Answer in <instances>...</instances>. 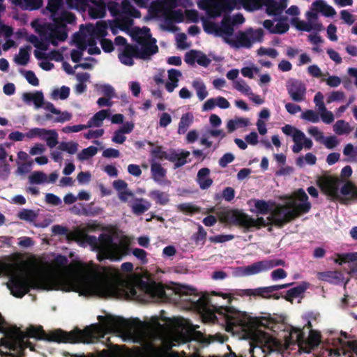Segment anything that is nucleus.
Returning a JSON list of instances; mask_svg holds the SVG:
<instances>
[{"mask_svg": "<svg viewBox=\"0 0 357 357\" xmlns=\"http://www.w3.org/2000/svg\"><path fill=\"white\" fill-rule=\"evenodd\" d=\"M15 266L13 264H0V277L9 275L6 287L16 298H22L31 289L73 291L85 295L96 294L102 298L116 297L119 293V288L107 281L89 280L83 276L65 278L47 273L29 275L24 271L12 273L11 269Z\"/></svg>", "mask_w": 357, "mask_h": 357, "instance_id": "nucleus-1", "label": "nucleus"}, {"mask_svg": "<svg viewBox=\"0 0 357 357\" xmlns=\"http://www.w3.org/2000/svg\"><path fill=\"white\" fill-rule=\"evenodd\" d=\"M0 333L7 335V340L2 337L0 339V343L1 344H6V347L10 350L17 351L20 354H23L26 348H29L31 351H34V346L31 342L26 340L27 337L58 343L83 342L89 344L98 340V335L97 326L96 325L87 326L83 330L75 328L70 332L57 329L49 333H47L41 326H31L26 329V332L16 328L15 331L7 333L6 321L1 313Z\"/></svg>", "mask_w": 357, "mask_h": 357, "instance_id": "nucleus-2", "label": "nucleus"}, {"mask_svg": "<svg viewBox=\"0 0 357 357\" xmlns=\"http://www.w3.org/2000/svg\"><path fill=\"white\" fill-rule=\"evenodd\" d=\"M212 296L211 291H202V323L218 324L231 333H238L251 324V317L246 312L228 306L222 307Z\"/></svg>", "mask_w": 357, "mask_h": 357, "instance_id": "nucleus-3", "label": "nucleus"}, {"mask_svg": "<svg viewBox=\"0 0 357 357\" xmlns=\"http://www.w3.org/2000/svg\"><path fill=\"white\" fill-rule=\"evenodd\" d=\"M245 18L242 14L238 13L233 18L229 15H225L220 24L207 21L202 16V26L204 31L208 34L218 37H229L234 33L235 24H242Z\"/></svg>", "mask_w": 357, "mask_h": 357, "instance_id": "nucleus-4", "label": "nucleus"}, {"mask_svg": "<svg viewBox=\"0 0 357 357\" xmlns=\"http://www.w3.org/2000/svg\"><path fill=\"white\" fill-rule=\"evenodd\" d=\"M98 259L102 261L108 259L112 261H120L127 255V248L113 242L111 235L102 233L98 238Z\"/></svg>", "mask_w": 357, "mask_h": 357, "instance_id": "nucleus-5", "label": "nucleus"}, {"mask_svg": "<svg viewBox=\"0 0 357 357\" xmlns=\"http://www.w3.org/2000/svg\"><path fill=\"white\" fill-rule=\"evenodd\" d=\"M225 218L227 222L234 225L240 226L245 231H250L252 228L260 229L271 223H267L264 218L257 219L251 218L246 213L238 210L229 211L225 213Z\"/></svg>", "mask_w": 357, "mask_h": 357, "instance_id": "nucleus-6", "label": "nucleus"}, {"mask_svg": "<svg viewBox=\"0 0 357 357\" xmlns=\"http://www.w3.org/2000/svg\"><path fill=\"white\" fill-rule=\"evenodd\" d=\"M98 319L105 329L110 331L130 335L135 329V324L133 321L121 317L111 314L99 315Z\"/></svg>", "mask_w": 357, "mask_h": 357, "instance_id": "nucleus-7", "label": "nucleus"}, {"mask_svg": "<svg viewBox=\"0 0 357 357\" xmlns=\"http://www.w3.org/2000/svg\"><path fill=\"white\" fill-rule=\"evenodd\" d=\"M237 3V0H207L206 8L204 0H202V10H207L210 17L216 18L230 14Z\"/></svg>", "mask_w": 357, "mask_h": 357, "instance_id": "nucleus-8", "label": "nucleus"}, {"mask_svg": "<svg viewBox=\"0 0 357 357\" xmlns=\"http://www.w3.org/2000/svg\"><path fill=\"white\" fill-rule=\"evenodd\" d=\"M280 343L271 337L264 334L263 340L257 342L256 344H251L250 353L251 357H268L272 353L278 354Z\"/></svg>", "mask_w": 357, "mask_h": 357, "instance_id": "nucleus-9", "label": "nucleus"}, {"mask_svg": "<svg viewBox=\"0 0 357 357\" xmlns=\"http://www.w3.org/2000/svg\"><path fill=\"white\" fill-rule=\"evenodd\" d=\"M132 39L141 45L140 49L148 50L149 56H153L158 52V47L156 45V40L151 37L150 29L147 26L136 28L132 31Z\"/></svg>", "mask_w": 357, "mask_h": 357, "instance_id": "nucleus-10", "label": "nucleus"}, {"mask_svg": "<svg viewBox=\"0 0 357 357\" xmlns=\"http://www.w3.org/2000/svg\"><path fill=\"white\" fill-rule=\"evenodd\" d=\"M343 180L336 176H324L318 180V185L321 190L332 199L340 200L342 197L338 193L339 186Z\"/></svg>", "mask_w": 357, "mask_h": 357, "instance_id": "nucleus-11", "label": "nucleus"}, {"mask_svg": "<svg viewBox=\"0 0 357 357\" xmlns=\"http://www.w3.org/2000/svg\"><path fill=\"white\" fill-rule=\"evenodd\" d=\"M286 86L288 94L294 101L300 102L305 100L306 86L301 80L290 78Z\"/></svg>", "mask_w": 357, "mask_h": 357, "instance_id": "nucleus-12", "label": "nucleus"}, {"mask_svg": "<svg viewBox=\"0 0 357 357\" xmlns=\"http://www.w3.org/2000/svg\"><path fill=\"white\" fill-rule=\"evenodd\" d=\"M211 294L218 296L222 297L224 299H227L228 305H231L232 301L236 299L235 296H261V292L260 287L257 289H229V293H222L220 291H211Z\"/></svg>", "mask_w": 357, "mask_h": 357, "instance_id": "nucleus-13", "label": "nucleus"}, {"mask_svg": "<svg viewBox=\"0 0 357 357\" xmlns=\"http://www.w3.org/2000/svg\"><path fill=\"white\" fill-rule=\"evenodd\" d=\"M139 287L146 295L153 299L162 298L165 296L164 288L155 282H148L142 280L139 282Z\"/></svg>", "mask_w": 357, "mask_h": 357, "instance_id": "nucleus-14", "label": "nucleus"}, {"mask_svg": "<svg viewBox=\"0 0 357 357\" xmlns=\"http://www.w3.org/2000/svg\"><path fill=\"white\" fill-rule=\"evenodd\" d=\"M190 326L183 319H177L174 325V332L177 336L174 340L178 344L185 343L190 340Z\"/></svg>", "mask_w": 357, "mask_h": 357, "instance_id": "nucleus-15", "label": "nucleus"}, {"mask_svg": "<svg viewBox=\"0 0 357 357\" xmlns=\"http://www.w3.org/2000/svg\"><path fill=\"white\" fill-rule=\"evenodd\" d=\"M289 207L280 206L275 208L271 216L268 217V220L271 221V224L282 227L287 222L293 220L290 219L288 213Z\"/></svg>", "mask_w": 357, "mask_h": 357, "instance_id": "nucleus-16", "label": "nucleus"}, {"mask_svg": "<svg viewBox=\"0 0 357 357\" xmlns=\"http://www.w3.org/2000/svg\"><path fill=\"white\" fill-rule=\"evenodd\" d=\"M68 38V32L66 27L60 26L55 24L54 27H50V32L46 37V40L52 45L57 46L59 41H65Z\"/></svg>", "mask_w": 357, "mask_h": 357, "instance_id": "nucleus-17", "label": "nucleus"}, {"mask_svg": "<svg viewBox=\"0 0 357 357\" xmlns=\"http://www.w3.org/2000/svg\"><path fill=\"white\" fill-rule=\"evenodd\" d=\"M266 12L270 16H278L287 7L286 0H264Z\"/></svg>", "mask_w": 357, "mask_h": 357, "instance_id": "nucleus-18", "label": "nucleus"}, {"mask_svg": "<svg viewBox=\"0 0 357 357\" xmlns=\"http://www.w3.org/2000/svg\"><path fill=\"white\" fill-rule=\"evenodd\" d=\"M312 205L310 202L296 203L293 202L289 205L288 213L290 219L294 220L303 214L310 211Z\"/></svg>", "mask_w": 357, "mask_h": 357, "instance_id": "nucleus-19", "label": "nucleus"}, {"mask_svg": "<svg viewBox=\"0 0 357 357\" xmlns=\"http://www.w3.org/2000/svg\"><path fill=\"white\" fill-rule=\"evenodd\" d=\"M148 50L145 48L140 49L136 45H126L124 47V50L122 52L125 53L127 55L131 56L132 57H135L137 59H141L143 60L149 59L151 56H149L148 53Z\"/></svg>", "mask_w": 357, "mask_h": 357, "instance_id": "nucleus-20", "label": "nucleus"}, {"mask_svg": "<svg viewBox=\"0 0 357 357\" xmlns=\"http://www.w3.org/2000/svg\"><path fill=\"white\" fill-rule=\"evenodd\" d=\"M182 300L186 302L185 307L195 310L201 315V296L197 295L182 294Z\"/></svg>", "mask_w": 357, "mask_h": 357, "instance_id": "nucleus-21", "label": "nucleus"}, {"mask_svg": "<svg viewBox=\"0 0 357 357\" xmlns=\"http://www.w3.org/2000/svg\"><path fill=\"white\" fill-rule=\"evenodd\" d=\"M75 15L71 12L66 10L62 11L59 16L54 17L53 19L55 24L64 27H66L67 24H71L75 23Z\"/></svg>", "mask_w": 357, "mask_h": 357, "instance_id": "nucleus-22", "label": "nucleus"}, {"mask_svg": "<svg viewBox=\"0 0 357 357\" xmlns=\"http://www.w3.org/2000/svg\"><path fill=\"white\" fill-rule=\"evenodd\" d=\"M182 75L178 70L172 68L168 70V78L169 82L165 84V88L169 93L173 92L174 89L178 86V78Z\"/></svg>", "mask_w": 357, "mask_h": 357, "instance_id": "nucleus-23", "label": "nucleus"}, {"mask_svg": "<svg viewBox=\"0 0 357 357\" xmlns=\"http://www.w3.org/2000/svg\"><path fill=\"white\" fill-rule=\"evenodd\" d=\"M109 116V111L108 109H102L96 113L88 121L86 124L87 128L95 126L100 127L102 125V121Z\"/></svg>", "mask_w": 357, "mask_h": 357, "instance_id": "nucleus-24", "label": "nucleus"}, {"mask_svg": "<svg viewBox=\"0 0 357 357\" xmlns=\"http://www.w3.org/2000/svg\"><path fill=\"white\" fill-rule=\"evenodd\" d=\"M132 211L135 215H142L147 211L151 207V203L142 198L136 199L130 205Z\"/></svg>", "mask_w": 357, "mask_h": 357, "instance_id": "nucleus-25", "label": "nucleus"}, {"mask_svg": "<svg viewBox=\"0 0 357 357\" xmlns=\"http://www.w3.org/2000/svg\"><path fill=\"white\" fill-rule=\"evenodd\" d=\"M308 286L309 284L307 282H303L301 284L289 289L286 293L284 298L287 301H290L293 298L299 297L303 293H304L307 290Z\"/></svg>", "mask_w": 357, "mask_h": 357, "instance_id": "nucleus-26", "label": "nucleus"}, {"mask_svg": "<svg viewBox=\"0 0 357 357\" xmlns=\"http://www.w3.org/2000/svg\"><path fill=\"white\" fill-rule=\"evenodd\" d=\"M266 271L267 268L265 264V261L262 260L245 266L243 273L245 275H252Z\"/></svg>", "mask_w": 357, "mask_h": 357, "instance_id": "nucleus-27", "label": "nucleus"}, {"mask_svg": "<svg viewBox=\"0 0 357 357\" xmlns=\"http://www.w3.org/2000/svg\"><path fill=\"white\" fill-rule=\"evenodd\" d=\"M194 121L193 114L190 112L183 114L180 119L178 127V133L181 135L186 132L188 128L192 125Z\"/></svg>", "mask_w": 357, "mask_h": 357, "instance_id": "nucleus-28", "label": "nucleus"}, {"mask_svg": "<svg viewBox=\"0 0 357 357\" xmlns=\"http://www.w3.org/2000/svg\"><path fill=\"white\" fill-rule=\"evenodd\" d=\"M107 24L105 21H98L93 28L91 35L97 38V39L104 38L107 34Z\"/></svg>", "mask_w": 357, "mask_h": 357, "instance_id": "nucleus-29", "label": "nucleus"}, {"mask_svg": "<svg viewBox=\"0 0 357 357\" xmlns=\"http://www.w3.org/2000/svg\"><path fill=\"white\" fill-rule=\"evenodd\" d=\"M249 124L248 119L245 118H237L236 119H230L227 121V128L228 132H233L235 130L238 128L246 127Z\"/></svg>", "mask_w": 357, "mask_h": 357, "instance_id": "nucleus-30", "label": "nucleus"}, {"mask_svg": "<svg viewBox=\"0 0 357 357\" xmlns=\"http://www.w3.org/2000/svg\"><path fill=\"white\" fill-rule=\"evenodd\" d=\"M152 178L155 181H161L166 176V170L160 163H152L151 165Z\"/></svg>", "mask_w": 357, "mask_h": 357, "instance_id": "nucleus-31", "label": "nucleus"}, {"mask_svg": "<svg viewBox=\"0 0 357 357\" xmlns=\"http://www.w3.org/2000/svg\"><path fill=\"white\" fill-rule=\"evenodd\" d=\"M31 49L30 45H26L25 47H21L19 52V56L15 58V62L22 66H25L29 61L30 54L29 52Z\"/></svg>", "mask_w": 357, "mask_h": 357, "instance_id": "nucleus-32", "label": "nucleus"}, {"mask_svg": "<svg viewBox=\"0 0 357 357\" xmlns=\"http://www.w3.org/2000/svg\"><path fill=\"white\" fill-rule=\"evenodd\" d=\"M149 196L160 205H166L169 201L168 194L158 190L151 191Z\"/></svg>", "mask_w": 357, "mask_h": 357, "instance_id": "nucleus-33", "label": "nucleus"}, {"mask_svg": "<svg viewBox=\"0 0 357 357\" xmlns=\"http://www.w3.org/2000/svg\"><path fill=\"white\" fill-rule=\"evenodd\" d=\"M290 338L293 342L302 344L306 341L305 334L300 328H293L289 333Z\"/></svg>", "mask_w": 357, "mask_h": 357, "instance_id": "nucleus-34", "label": "nucleus"}, {"mask_svg": "<svg viewBox=\"0 0 357 357\" xmlns=\"http://www.w3.org/2000/svg\"><path fill=\"white\" fill-rule=\"evenodd\" d=\"M226 340L225 336L220 333H216L215 335H206L202 333V347L206 346L211 342H218L220 343H223Z\"/></svg>", "mask_w": 357, "mask_h": 357, "instance_id": "nucleus-35", "label": "nucleus"}, {"mask_svg": "<svg viewBox=\"0 0 357 357\" xmlns=\"http://www.w3.org/2000/svg\"><path fill=\"white\" fill-rule=\"evenodd\" d=\"M333 130L336 134L342 135L349 134L351 129L347 122H345L344 120H338L333 126Z\"/></svg>", "mask_w": 357, "mask_h": 357, "instance_id": "nucleus-36", "label": "nucleus"}, {"mask_svg": "<svg viewBox=\"0 0 357 357\" xmlns=\"http://www.w3.org/2000/svg\"><path fill=\"white\" fill-rule=\"evenodd\" d=\"M354 183L351 181H347L340 188V193L344 196H349L344 199V201H352Z\"/></svg>", "mask_w": 357, "mask_h": 357, "instance_id": "nucleus-37", "label": "nucleus"}, {"mask_svg": "<svg viewBox=\"0 0 357 357\" xmlns=\"http://www.w3.org/2000/svg\"><path fill=\"white\" fill-rule=\"evenodd\" d=\"M321 334L319 331L311 329L305 342H307L310 347H317L321 342Z\"/></svg>", "mask_w": 357, "mask_h": 357, "instance_id": "nucleus-38", "label": "nucleus"}, {"mask_svg": "<svg viewBox=\"0 0 357 357\" xmlns=\"http://www.w3.org/2000/svg\"><path fill=\"white\" fill-rule=\"evenodd\" d=\"M264 1V0H241L243 7L248 11L259 9Z\"/></svg>", "mask_w": 357, "mask_h": 357, "instance_id": "nucleus-39", "label": "nucleus"}, {"mask_svg": "<svg viewBox=\"0 0 357 357\" xmlns=\"http://www.w3.org/2000/svg\"><path fill=\"white\" fill-rule=\"evenodd\" d=\"M252 42L246 33H240L239 35L236 37V40L235 43V45L236 47H244L247 48H250L252 46Z\"/></svg>", "mask_w": 357, "mask_h": 357, "instance_id": "nucleus-40", "label": "nucleus"}, {"mask_svg": "<svg viewBox=\"0 0 357 357\" xmlns=\"http://www.w3.org/2000/svg\"><path fill=\"white\" fill-rule=\"evenodd\" d=\"M98 152V148L93 146L84 149L78 155V160L83 161L86 160L94 156Z\"/></svg>", "mask_w": 357, "mask_h": 357, "instance_id": "nucleus-41", "label": "nucleus"}, {"mask_svg": "<svg viewBox=\"0 0 357 357\" xmlns=\"http://www.w3.org/2000/svg\"><path fill=\"white\" fill-rule=\"evenodd\" d=\"M48 135L49 136L45 137L44 139H45L47 142V145L52 149L58 144V133L55 130H47L45 132V135Z\"/></svg>", "mask_w": 357, "mask_h": 357, "instance_id": "nucleus-42", "label": "nucleus"}, {"mask_svg": "<svg viewBox=\"0 0 357 357\" xmlns=\"http://www.w3.org/2000/svg\"><path fill=\"white\" fill-rule=\"evenodd\" d=\"M179 211L185 214H194L199 212V207L195 206L191 203L180 204L177 206Z\"/></svg>", "mask_w": 357, "mask_h": 357, "instance_id": "nucleus-43", "label": "nucleus"}, {"mask_svg": "<svg viewBox=\"0 0 357 357\" xmlns=\"http://www.w3.org/2000/svg\"><path fill=\"white\" fill-rule=\"evenodd\" d=\"M151 157L153 160H165L167 156V152L163 150L162 146H157L150 151Z\"/></svg>", "mask_w": 357, "mask_h": 357, "instance_id": "nucleus-44", "label": "nucleus"}, {"mask_svg": "<svg viewBox=\"0 0 357 357\" xmlns=\"http://www.w3.org/2000/svg\"><path fill=\"white\" fill-rule=\"evenodd\" d=\"M234 238L233 234H219L215 236H211L208 238V240L212 243H222Z\"/></svg>", "mask_w": 357, "mask_h": 357, "instance_id": "nucleus-45", "label": "nucleus"}, {"mask_svg": "<svg viewBox=\"0 0 357 357\" xmlns=\"http://www.w3.org/2000/svg\"><path fill=\"white\" fill-rule=\"evenodd\" d=\"M287 18L286 17H281L279 20V22L275 25L274 30H273L272 33L275 34H283L288 31L289 29V26L287 23L283 22V20H286Z\"/></svg>", "mask_w": 357, "mask_h": 357, "instance_id": "nucleus-46", "label": "nucleus"}, {"mask_svg": "<svg viewBox=\"0 0 357 357\" xmlns=\"http://www.w3.org/2000/svg\"><path fill=\"white\" fill-rule=\"evenodd\" d=\"M301 119L312 123H317L319 121V114L312 109H306L302 113Z\"/></svg>", "mask_w": 357, "mask_h": 357, "instance_id": "nucleus-47", "label": "nucleus"}, {"mask_svg": "<svg viewBox=\"0 0 357 357\" xmlns=\"http://www.w3.org/2000/svg\"><path fill=\"white\" fill-rule=\"evenodd\" d=\"M78 144L74 142H61L59 146V149L66 151L69 154H74L77 151Z\"/></svg>", "mask_w": 357, "mask_h": 357, "instance_id": "nucleus-48", "label": "nucleus"}, {"mask_svg": "<svg viewBox=\"0 0 357 357\" xmlns=\"http://www.w3.org/2000/svg\"><path fill=\"white\" fill-rule=\"evenodd\" d=\"M292 283H287L284 284H276L269 287H260L261 292V297H264V294H271L275 291H278L282 289H285L290 287Z\"/></svg>", "mask_w": 357, "mask_h": 357, "instance_id": "nucleus-49", "label": "nucleus"}, {"mask_svg": "<svg viewBox=\"0 0 357 357\" xmlns=\"http://www.w3.org/2000/svg\"><path fill=\"white\" fill-rule=\"evenodd\" d=\"M165 13L169 16L173 22L181 23L184 20L183 12L181 9L169 10L165 12Z\"/></svg>", "mask_w": 357, "mask_h": 357, "instance_id": "nucleus-50", "label": "nucleus"}, {"mask_svg": "<svg viewBox=\"0 0 357 357\" xmlns=\"http://www.w3.org/2000/svg\"><path fill=\"white\" fill-rule=\"evenodd\" d=\"M29 179L31 183L40 184L47 181V176L42 172H34L30 175Z\"/></svg>", "mask_w": 357, "mask_h": 357, "instance_id": "nucleus-51", "label": "nucleus"}, {"mask_svg": "<svg viewBox=\"0 0 357 357\" xmlns=\"http://www.w3.org/2000/svg\"><path fill=\"white\" fill-rule=\"evenodd\" d=\"M69 94H70L69 87L63 86L61 87V89L59 90V89L54 90L52 96L54 99H56L59 96L60 99L65 100L69 96Z\"/></svg>", "mask_w": 357, "mask_h": 357, "instance_id": "nucleus-52", "label": "nucleus"}, {"mask_svg": "<svg viewBox=\"0 0 357 357\" xmlns=\"http://www.w3.org/2000/svg\"><path fill=\"white\" fill-rule=\"evenodd\" d=\"M18 218L23 220L31 222L36 219V214L32 210L24 208L19 212Z\"/></svg>", "mask_w": 357, "mask_h": 357, "instance_id": "nucleus-53", "label": "nucleus"}, {"mask_svg": "<svg viewBox=\"0 0 357 357\" xmlns=\"http://www.w3.org/2000/svg\"><path fill=\"white\" fill-rule=\"evenodd\" d=\"M43 5V0H24V10H37Z\"/></svg>", "mask_w": 357, "mask_h": 357, "instance_id": "nucleus-54", "label": "nucleus"}, {"mask_svg": "<svg viewBox=\"0 0 357 357\" xmlns=\"http://www.w3.org/2000/svg\"><path fill=\"white\" fill-rule=\"evenodd\" d=\"M46 129L40 128H34L30 129L27 132L25 133V135L27 138L32 139L36 137L44 138L45 135Z\"/></svg>", "mask_w": 357, "mask_h": 357, "instance_id": "nucleus-55", "label": "nucleus"}, {"mask_svg": "<svg viewBox=\"0 0 357 357\" xmlns=\"http://www.w3.org/2000/svg\"><path fill=\"white\" fill-rule=\"evenodd\" d=\"M255 206L260 214H267L269 211V205L264 200H256Z\"/></svg>", "mask_w": 357, "mask_h": 357, "instance_id": "nucleus-56", "label": "nucleus"}, {"mask_svg": "<svg viewBox=\"0 0 357 357\" xmlns=\"http://www.w3.org/2000/svg\"><path fill=\"white\" fill-rule=\"evenodd\" d=\"M132 255L140 260L142 264H145L148 262L147 252L140 248H134L132 251Z\"/></svg>", "mask_w": 357, "mask_h": 357, "instance_id": "nucleus-57", "label": "nucleus"}, {"mask_svg": "<svg viewBox=\"0 0 357 357\" xmlns=\"http://www.w3.org/2000/svg\"><path fill=\"white\" fill-rule=\"evenodd\" d=\"M257 54L259 55H267L273 59H275L278 56V52L275 49L273 48H265L263 47H261L257 50Z\"/></svg>", "mask_w": 357, "mask_h": 357, "instance_id": "nucleus-58", "label": "nucleus"}, {"mask_svg": "<svg viewBox=\"0 0 357 357\" xmlns=\"http://www.w3.org/2000/svg\"><path fill=\"white\" fill-rule=\"evenodd\" d=\"M314 102L319 112L325 111L326 107L324 102V96L321 92H317L314 97Z\"/></svg>", "mask_w": 357, "mask_h": 357, "instance_id": "nucleus-59", "label": "nucleus"}, {"mask_svg": "<svg viewBox=\"0 0 357 357\" xmlns=\"http://www.w3.org/2000/svg\"><path fill=\"white\" fill-rule=\"evenodd\" d=\"M24 77L30 84L34 86H37L39 85V80L32 70L26 71Z\"/></svg>", "mask_w": 357, "mask_h": 357, "instance_id": "nucleus-60", "label": "nucleus"}, {"mask_svg": "<svg viewBox=\"0 0 357 357\" xmlns=\"http://www.w3.org/2000/svg\"><path fill=\"white\" fill-rule=\"evenodd\" d=\"M321 142L325 145V146L327 149H333L338 144V141L335 136H330V137L324 138V140Z\"/></svg>", "mask_w": 357, "mask_h": 357, "instance_id": "nucleus-61", "label": "nucleus"}, {"mask_svg": "<svg viewBox=\"0 0 357 357\" xmlns=\"http://www.w3.org/2000/svg\"><path fill=\"white\" fill-rule=\"evenodd\" d=\"M264 38V31L261 29L252 30L250 31V39L252 42H261Z\"/></svg>", "mask_w": 357, "mask_h": 357, "instance_id": "nucleus-62", "label": "nucleus"}, {"mask_svg": "<svg viewBox=\"0 0 357 357\" xmlns=\"http://www.w3.org/2000/svg\"><path fill=\"white\" fill-rule=\"evenodd\" d=\"M102 49L105 52L109 53L112 52L114 47L113 43L111 40L107 38H102L100 41Z\"/></svg>", "mask_w": 357, "mask_h": 357, "instance_id": "nucleus-63", "label": "nucleus"}, {"mask_svg": "<svg viewBox=\"0 0 357 357\" xmlns=\"http://www.w3.org/2000/svg\"><path fill=\"white\" fill-rule=\"evenodd\" d=\"M234 160V155L231 153H227L219 160V165L222 167H226L227 165Z\"/></svg>", "mask_w": 357, "mask_h": 357, "instance_id": "nucleus-64", "label": "nucleus"}]
</instances>
